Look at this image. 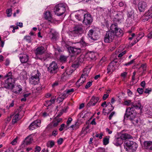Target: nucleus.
<instances>
[{"mask_svg": "<svg viewBox=\"0 0 152 152\" xmlns=\"http://www.w3.org/2000/svg\"><path fill=\"white\" fill-rule=\"evenodd\" d=\"M83 32V30L82 27L81 26H77L75 28L74 30L72 33L74 37L79 36Z\"/></svg>", "mask_w": 152, "mask_h": 152, "instance_id": "12", "label": "nucleus"}, {"mask_svg": "<svg viewBox=\"0 0 152 152\" xmlns=\"http://www.w3.org/2000/svg\"><path fill=\"white\" fill-rule=\"evenodd\" d=\"M41 121L40 120H37L32 122L29 126L30 130H33L38 128L40 125Z\"/></svg>", "mask_w": 152, "mask_h": 152, "instance_id": "13", "label": "nucleus"}, {"mask_svg": "<svg viewBox=\"0 0 152 152\" xmlns=\"http://www.w3.org/2000/svg\"><path fill=\"white\" fill-rule=\"evenodd\" d=\"M67 5L64 3H59L56 5L54 9L55 14L60 16L64 14L66 11Z\"/></svg>", "mask_w": 152, "mask_h": 152, "instance_id": "2", "label": "nucleus"}, {"mask_svg": "<svg viewBox=\"0 0 152 152\" xmlns=\"http://www.w3.org/2000/svg\"><path fill=\"white\" fill-rule=\"evenodd\" d=\"M109 96V94H104L103 96L102 99L103 100H105Z\"/></svg>", "mask_w": 152, "mask_h": 152, "instance_id": "61", "label": "nucleus"}, {"mask_svg": "<svg viewBox=\"0 0 152 152\" xmlns=\"http://www.w3.org/2000/svg\"><path fill=\"white\" fill-rule=\"evenodd\" d=\"M120 137L122 140H125L127 139L132 138V137L130 134L127 133H124L121 134Z\"/></svg>", "mask_w": 152, "mask_h": 152, "instance_id": "24", "label": "nucleus"}, {"mask_svg": "<svg viewBox=\"0 0 152 152\" xmlns=\"http://www.w3.org/2000/svg\"><path fill=\"white\" fill-rule=\"evenodd\" d=\"M67 49L69 52L70 53H72L75 55H77L79 54L80 52V49L75 48L73 47L69 46L66 44L64 45Z\"/></svg>", "mask_w": 152, "mask_h": 152, "instance_id": "10", "label": "nucleus"}, {"mask_svg": "<svg viewBox=\"0 0 152 152\" xmlns=\"http://www.w3.org/2000/svg\"><path fill=\"white\" fill-rule=\"evenodd\" d=\"M88 37L91 39L93 40H97L99 37L98 34L96 33L94 29H90L88 33Z\"/></svg>", "mask_w": 152, "mask_h": 152, "instance_id": "7", "label": "nucleus"}, {"mask_svg": "<svg viewBox=\"0 0 152 152\" xmlns=\"http://www.w3.org/2000/svg\"><path fill=\"white\" fill-rule=\"evenodd\" d=\"M145 85L146 83L145 81H142L140 83V86L143 88H145Z\"/></svg>", "mask_w": 152, "mask_h": 152, "instance_id": "57", "label": "nucleus"}, {"mask_svg": "<svg viewBox=\"0 0 152 152\" xmlns=\"http://www.w3.org/2000/svg\"><path fill=\"white\" fill-rule=\"evenodd\" d=\"M44 16L45 19L51 22L54 21L52 17L50 12L49 11H47L45 12Z\"/></svg>", "mask_w": 152, "mask_h": 152, "instance_id": "18", "label": "nucleus"}, {"mask_svg": "<svg viewBox=\"0 0 152 152\" xmlns=\"http://www.w3.org/2000/svg\"><path fill=\"white\" fill-rule=\"evenodd\" d=\"M92 82H88L85 86V88H88L90 87L92 85Z\"/></svg>", "mask_w": 152, "mask_h": 152, "instance_id": "53", "label": "nucleus"}, {"mask_svg": "<svg viewBox=\"0 0 152 152\" xmlns=\"http://www.w3.org/2000/svg\"><path fill=\"white\" fill-rule=\"evenodd\" d=\"M74 91L73 88H71L69 89H66L65 91V93H67L68 94H70L71 93H73Z\"/></svg>", "mask_w": 152, "mask_h": 152, "instance_id": "44", "label": "nucleus"}, {"mask_svg": "<svg viewBox=\"0 0 152 152\" xmlns=\"http://www.w3.org/2000/svg\"><path fill=\"white\" fill-rule=\"evenodd\" d=\"M49 57V55L48 54H46L44 55H42L40 57H38V58L41 59L42 61H45Z\"/></svg>", "mask_w": 152, "mask_h": 152, "instance_id": "29", "label": "nucleus"}, {"mask_svg": "<svg viewBox=\"0 0 152 152\" xmlns=\"http://www.w3.org/2000/svg\"><path fill=\"white\" fill-rule=\"evenodd\" d=\"M147 37L148 38L151 39L152 38V31L150 32L147 35Z\"/></svg>", "mask_w": 152, "mask_h": 152, "instance_id": "64", "label": "nucleus"}, {"mask_svg": "<svg viewBox=\"0 0 152 152\" xmlns=\"http://www.w3.org/2000/svg\"><path fill=\"white\" fill-rule=\"evenodd\" d=\"M141 68L143 69V71H145L146 68V64H143L141 65Z\"/></svg>", "mask_w": 152, "mask_h": 152, "instance_id": "63", "label": "nucleus"}, {"mask_svg": "<svg viewBox=\"0 0 152 152\" xmlns=\"http://www.w3.org/2000/svg\"><path fill=\"white\" fill-rule=\"evenodd\" d=\"M57 37V34L56 32L52 33L51 34V38L52 39L56 40Z\"/></svg>", "mask_w": 152, "mask_h": 152, "instance_id": "40", "label": "nucleus"}, {"mask_svg": "<svg viewBox=\"0 0 152 152\" xmlns=\"http://www.w3.org/2000/svg\"><path fill=\"white\" fill-rule=\"evenodd\" d=\"M88 74L87 72H84L83 73L80 77V79H79L77 82L76 83V85H78L79 81H82V82H85L86 80V77L88 76Z\"/></svg>", "mask_w": 152, "mask_h": 152, "instance_id": "20", "label": "nucleus"}, {"mask_svg": "<svg viewBox=\"0 0 152 152\" xmlns=\"http://www.w3.org/2000/svg\"><path fill=\"white\" fill-rule=\"evenodd\" d=\"M115 112H113L111 113V114L109 116V120H111V119L113 116L115 114Z\"/></svg>", "mask_w": 152, "mask_h": 152, "instance_id": "60", "label": "nucleus"}, {"mask_svg": "<svg viewBox=\"0 0 152 152\" xmlns=\"http://www.w3.org/2000/svg\"><path fill=\"white\" fill-rule=\"evenodd\" d=\"M152 91V89L151 88H146L144 91V93L146 94H149Z\"/></svg>", "mask_w": 152, "mask_h": 152, "instance_id": "52", "label": "nucleus"}, {"mask_svg": "<svg viewBox=\"0 0 152 152\" xmlns=\"http://www.w3.org/2000/svg\"><path fill=\"white\" fill-rule=\"evenodd\" d=\"M7 77V78H9L10 77L14 78V77H13V76L12 75V73L11 72H9L6 75H5L4 77V79H6V78Z\"/></svg>", "mask_w": 152, "mask_h": 152, "instance_id": "35", "label": "nucleus"}, {"mask_svg": "<svg viewBox=\"0 0 152 152\" xmlns=\"http://www.w3.org/2000/svg\"><path fill=\"white\" fill-rule=\"evenodd\" d=\"M141 105L140 102L139 100H138L135 102H134L132 104V107L133 109L134 108L136 109H141Z\"/></svg>", "mask_w": 152, "mask_h": 152, "instance_id": "19", "label": "nucleus"}, {"mask_svg": "<svg viewBox=\"0 0 152 152\" xmlns=\"http://www.w3.org/2000/svg\"><path fill=\"white\" fill-rule=\"evenodd\" d=\"M93 21V19L90 14H86L84 15L83 22L86 25H90Z\"/></svg>", "mask_w": 152, "mask_h": 152, "instance_id": "9", "label": "nucleus"}, {"mask_svg": "<svg viewBox=\"0 0 152 152\" xmlns=\"http://www.w3.org/2000/svg\"><path fill=\"white\" fill-rule=\"evenodd\" d=\"M13 91L16 94H19L20 92L22 91L21 86L20 85L18 86H14L13 88L12 89Z\"/></svg>", "mask_w": 152, "mask_h": 152, "instance_id": "22", "label": "nucleus"}, {"mask_svg": "<svg viewBox=\"0 0 152 152\" xmlns=\"http://www.w3.org/2000/svg\"><path fill=\"white\" fill-rule=\"evenodd\" d=\"M28 43H30L31 42V38L30 36H26L24 38Z\"/></svg>", "mask_w": 152, "mask_h": 152, "instance_id": "38", "label": "nucleus"}, {"mask_svg": "<svg viewBox=\"0 0 152 152\" xmlns=\"http://www.w3.org/2000/svg\"><path fill=\"white\" fill-rule=\"evenodd\" d=\"M145 20L148 21L149 18H152V12L149 14L148 12H146L145 15Z\"/></svg>", "mask_w": 152, "mask_h": 152, "instance_id": "31", "label": "nucleus"}, {"mask_svg": "<svg viewBox=\"0 0 152 152\" xmlns=\"http://www.w3.org/2000/svg\"><path fill=\"white\" fill-rule=\"evenodd\" d=\"M131 100H127L124 101V104L125 105L129 106L131 104Z\"/></svg>", "mask_w": 152, "mask_h": 152, "instance_id": "48", "label": "nucleus"}, {"mask_svg": "<svg viewBox=\"0 0 152 152\" xmlns=\"http://www.w3.org/2000/svg\"><path fill=\"white\" fill-rule=\"evenodd\" d=\"M53 104L52 102L50 100H48L46 101V103L45 104V105L46 106H49Z\"/></svg>", "mask_w": 152, "mask_h": 152, "instance_id": "50", "label": "nucleus"}, {"mask_svg": "<svg viewBox=\"0 0 152 152\" xmlns=\"http://www.w3.org/2000/svg\"><path fill=\"white\" fill-rule=\"evenodd\" d=\"M12 8H10L7 10L6 13L8 17H10L11 16L12 13Z\"/></svg>", "mask_w": 152, "mask_h": 152, "instance_id": "34", "label": "nucleus"}, {"mask_svg": "<svg viewBox=\"0 0 152 152\" xmlns=\"http://www.w3.org/2000/svg\"><path fill=\"white\" fill-rule=\"evenodd\" d=\"M121 137L115 139L114 140V142H115V144L117 145H120L121 143Z\"/></svg>", "mask_w": 152, "mask_h": 152, "instance_id": "36", "label": "nucleus"}, {"mask_svg": "<svg viewBox=\"0 0 152 152\" xmlns=\"http://www.w3.org/2000/svg\"><path fill=\"white\" fill-rule=\"evenodd\" d=\"M66 127V126H65V124H62L60 126V127L59 129V130L60 131H62Z\"/></svg>", "mask_w": 152, "mask_h": 152, "instance_id": "47", "label": "nucleus"}, {"mask_svg": "<svg viewBox=\"0 0 152 152\" xmlns=\"http://www.w3.org/2000/svg\"><path fill=\"white\" fill-rule=\"evenodd\" d=\"M67 59V57L64 55L61 56L60 59L62 62L66 61Z\"/></svg>", "mask_w": 152, "mask_h": 152, "instance_id": "39", "label": "nucleus"}, {"mask_svg": "<svg viewBox=\"0 0 152 152\" xmlns=\"http://www.w3.org/2000/svg\"><path fill=\"white\" fill-rule=\"evenodd\" d=\"M142 34V35L141 37H137L136 39H135L134 41V42L133 43L132 45H134L140 39H141L142 37L143 36V34Z\"/></svg>", "mask_w": 152, "mask_h": 152, "instance_id": "43", "label": "nucleus"}, {"mask_svg": "<svg viewBox=\"0 0 152 152\" xmlns=\"http://www.w3.org/2000/svg\"><path fill=\"white\" fill-rule=\"evenodd\" d=\"M137 91L140 94H142L143 92V88H138L137 89Z\"/></svg>", "mask_w": 152, "mask_h": 152, "instance_id": "49", "label": "nucleus"}, {"mask_svg": "<svg viewBox=\"0 0 152 152\" xmlns=\"http://www.w3.org/2000/svg\"><path fill=\"white\" fill-rule=\"evenodd\" d=\"M45 48L43 46H39L36 49L35 53L36 55L38 58L39 56H42L45 52Z\"/></svg>", "mask_w": 152, "mask_h": 152, "instance_id": "11", "label": "nucleus"}, {"mask_svg": "<svg viewBox=\"0 0 152 152\" xmlns=\"http://www.w3.org/2000/svg\"><path fill=\"white\" fill-rule=\"evenodd\" d=\"M136 112L133 108L128 107L126 109L125 117L126 116L127 118L129 117H132L136 116Z\"/></svg>", "mask_w": 152, "mask_h": 152, "instance_id": "8", "label": "nucleus"}, {"mask_svg": "<svg viewBox=\"0 0 152 152\" xmlns=\"http://www.w3.org/2000/svg\"><path fill=\"white\" fill-rule=\"evenodd\" d=\"M129 120L134 125H136L138 121V118L137 117H136V116H134V117H130Z\"/></svg>", "mask_w": 152, "mask_h": 152, "instance_id": "26", "label": "nucleus"}, {"mask_svg": "<svg viewBox=\"0 0 152 152\" xmlns=\"http://www.w3.org/2000/svg\"><path fill=\"white\" fill-rule=\"evenodd\" d=\"M83 56H80L78 58L79 61L80 62H83V61L84 60L83 59Z\"/></svg>", "mask_w": 152, "mask_h": 152, "instance_id": "59", "label": "nucleus"}, {"mask_svg": "<svg viewBox=\"0 0 152 152\" xmlns=\"http://www.w3.org/2000/svg\"><path fill=\"white\" fill-rule=\"evenodd\" d=\"M72 119L71 118H68L67 121H66V129H65L66 130L68 129V126L70 124L71 122L72 121Z\"/></svg>", "mask_w": 152, "mask_h": 152, "instance_id": "41", "label": "nucleus"}, {"mask_svg": "<svg viewBox=\"0 0 152 152\" xmlns=\"http://www.w3.org/2000/svg\"><path fill=\"white\" fill-rule=\"evenodd\" d=\"M134 60L135 59L132 60L130 62H128V63L125 64H124V65L126 66H128L132 64L134 62Z\"/></svg>", "mask_w": 152, "mask_h": 152, "instance_id": "51", "label": "nucleus"}, {"mask_svg": "<svg viewBox=\"0 0 152 152\" xmlns=\"http://www.w3.org/2000/svg\"><path fill=\"white\" fill-rule=\"evenodd\" d=\"M119 5L120 7H124V8L126 7V4L125 2L121 1L119 3Z\"/></svg>", "mask_w": 152, "mask_h": 152, "instance_id": "45", "label": "nucleus"}, {"mask_svg": "<svg viewBox=\"0 0 152 152\" xmlns=\"http://www.w3.org/2000/svg\"><path fill=\"white\" fill-rule=\"evenodd\" d=\"M126 53V50L122 52L121 53H120L118 56V57L119 58H120L122 57L123 55H124V54H125Z\"/></svg>", "mask_w": 152, "mask_h": 152, "instance_id": "56", "label": "nucleus"}, {"mask_svg": "<svg viewBox=\"0 0 152 152\" xmlns=\"http://www.w3.org/2000/svg\"><path fill=\"white\" fill-rule=\"evenodd\" d=\"M18 140V138L17 137L12 141L11 143V144H12V145H16L17 143Z\"/></svg>", "mask_w": 152, "mask_h": 152, "instance_id": "46", "label": "nucleus"}, {"mask_svg": "<svg viewBox=\"0 0 152 152\" xmlns=\"http://www.w3.org/2000/svg\"><path fill=\"white\" fill-rule=\"evenodd\" d=\"M83 16V15H80L78 13H76L75 15V18L78 20H81L82 17Z\"/></svg>", "mask_w": 152, "mask_h": 152, "instance_id": "37", "label": "nucleus"}, {"mask_svg": "<svg viewBox=\"0 0 152 152\" xmlns=\"http://www.w3.org/2000/svg\"><path fill=\"white\" fill-rule=\"evenodd\" d=\"M4 80V82L2 85L3 87L8 89H12L14 87L15 83V78H9L5 79Z\"/></svg>", "mask_w": 152, "mask_h": 152, "instance_id": "5", "label": "nucleus"}, {"mask_svg": "<svg viewBox=\"0 0 152 152\" xmlns=\"http://www.w3.org/2000/svg\"><path fill=\"white\" fill-rule=\"evenodd\" d=\"M20 112H21V113H24L23 111H20L19 113L18 112V113H17L13 118L12 121L13 123L15 124L16 123L18 120H19L18 116L19 115H20Z\"/></svg>", "mask_w": 152, "mask_h": 152, "instance_id": "23", "label": "nucleus"}, {"mask_svg": "<svg viewBox=\"0 0 152 152\" xmlns=\"http://www.w3.org/2000/svg\"><path fill=\"white\" fill-rule=\"evenodd\" d=\"M137 146V143L132 141L126 140L124 143L126 150L129 152H133L136 151Z\"/></svg>", "mask_w": 152, "mask_h": 152, "instance_id": "4", "label": "nucleus"}, {"mask_svg": "<svg viewBox=\"0 0 152 152\" xmlns=\"http://www.w3.org/2000/svg\"><path fill=\"white\" fill-rule=\"evenodd\" d=\"M63 140L61 138H60L57 141V143L58 145H61L63 142Z\"/></svg>", "mask_w": 152, "mask_h": 152, "instance_id": "55", "label": "nucleus"}, {"mask_svg": "<svg viewBox=\"0 0 152 152\" xmlns=\"http://www.w3.org/2000/svg\"><path fill=\"white\" fill-rule=\"evenodd\" d=\"M33 139L31 136L27 137L24 141L25 144L28 145L30 144L33 141Z\"/></svg>", "mask_w": 152, "mask_h": 152, "instance_id": "25", "label": "nucleus"}, {"mask_svg": "<svg viewBox=\"0 0 152 152\" xmlns=\"http://www.w3.org/2000/svg\"><path fill=\"white\" fill-rule=\"evenodd\" d=\"M41 150V148L39 146H36L35 148V152H39Z\"/></svg>", "mask_w": 152, "mask_h": 152, "instance_id": "54", "label": "nucleus"}, {"mask_svg": "<svg viewBox=\"0 0 152 152\" xmlns=\"http://www.w3.org/2000/svg\"><path fill=\"white\" fill-rule=\"evenodd\" d=\"M62 121V119L61 118L55 119L53 121L52 124L53 126L56 127L58 125V124Z\"/></svg>", "mask_w": 152, "mask_h": 152, "instance_id": "28", "label": "nucleus"}, {"mask_svg": "<svg viewBox=\"0 0 152 152\" xmlns=\"http://www.w3.org/2000/svg\"><path fill=\"white\" fill-rule=\"evenodd\" d=\"M79 128V126L77 123H76L75 124L71 125L68 128H70L72 130H76Z\"/></svg>", "mask_w": 152, "mask_h": 152, "instance_id": "30", "label": "nucleus"}, {"mask_svg": "<svg viewBox=\"0 0 152 152\" xmlns=\"http://www.w3.org/2000/svg\"><path fill=\"white\" fill-rule=\"evenodd\" d=\"M40 75V73L38 70L35 71L31 74V77L29 78L30 83L34 85L38 84L39 82V77Z\"/></svg>", "mask_w": 152, "mask_h": 152, "instance_id": "3", "label": "nucleus"}, {"mask_svg": "<svg viewBox=\"0 0 152 152\" xmlns=\"http://www.w3.org/2000/svg\"><path fill=\"white\" fill-rule=\"evenodd\" d=\"M144 145L145 149L149 151H152V141H145Z\"/></svg>", "mask_w": 152, "mask_h": 152, "instance_id": "17", "label": "nucleus"}, {"mask_svg": "<svg viewBox=\"0 0 152 152\" xmlns=\"http://www.w3.org/2000/svg\"><path fill=\"white\" fill-rule=\"evenodd\" d=\"M58 134V132L57 131L55 130L53 131L52 133V135L54 136H56Z\"/></svg>", "mask_w": 152, "mask_h": 152, "instance_id": "62", "label": "nucleus"}, {"mask_svg": "<svg viewBox=\"0 0 152 152\" xmlns=\"http://www.w3.org/2000/svg\"><path fill=\"white\" fill-rule=\"evenodd\" d=\"M99 100V97L94 96H92L89 102L87 104V107H89L90 106L95 105Z\"/></svg>", "mask_w": 152, "mask_h": 152, "instance_id": "14", "label": "nucleus"}, {"mask_svg": "<svg viewBox=\"0 0 152 152\" xmlns=\"http://www.w3.org/2000/svg\"><path fill=\"white\" fill-rule=\"evenodd\" d=\"M110 30L107 32L104 37V42L108 43L113 41L116 36L121 37L123 35V31L118 28L116 24H112L110 27Z\"/></svg>", "mask_w": 152, "mask_h": 152, "instance_id": "1", "label": "nucleus"}, {"mask_svg": "<svg viewBox=\"0 0 152 152\" xmlns=\"http://www.w3.org/2000/svg\"><path fill=\"white\" fill-rule=\"evenodd\" d=\"M117 63V62L112 61L110 63L107 68V73H112L115 70Z\"/></svg>", "mask_w": 152, "mask_h": 152, "instance_id": "15", "label": "nucleus"}, {"mask_svg": "<svg viewBox=\"0 0 152 152\" xmlns=\"http://www.w3.org/2000/svg\"><path fill=\"white\" fill-rule=\"evenodd\" d=\"M56 99V97L55 96H53L51 97V98L50 101L52 102L53 104L54 103Z\"/></svg>", "mask_w": 152, "mask_h": 152, "instance_id": "58", "label": "nucleus"}, {"mask_svg": "<svg viewBox=\"0 0 152 152\" xmlns=\"http://www.w3.org/2000/svg\"><path fill=\"white\" fill-rule=\"evenodd\" d=\"M64 99L62 96L61 95H60L57 98V101L58 103H60L62 102Z\"/></svg>", "mask_w": 152, "mask_h": 152, "instance_id": "42", "label": "nucleus"}, {"mask_svg": "<svg viewBox=\"0 0 152 152\" xmlns=\"http://www.w3.org/2000/svg\"><path fill=\"white\" fill-rule=\"evenodd\" d=\"M110 137L109 136H106L103 139V142L104 145H106L109 143V139Z\"/></svg>", "mask_w": 152, "mask_h": 152, "instance_id": "33", "label": "nucleus"}, {"mask_svg": "<svg viewBox=\"0 0 152 152\" xmlns=\"http://www.w3.org/2000/svg\"><path fill=\"white\" fill-rule=\"evenodd\" d=\"M138 7L140 11L143 12L146 9L147 4L145 2H140L138 4Z\"/></svg>", "mask_w": 152, "mask_h": 152, "instance_id": "16", "label": "nucleus"}, {"mask_svg": "<svg viewBox=\"0 0 152 152\" xmlns=\"http://www.w3.org/2000/svg\"><path fill=\"white\" fill-rule=\"evenodd\" d=\"M29 57V56L26 55H23L22 56H20L19 58L21 62L22 63H26L28 61Z\"/></svg>", "mask_w": 152, "mask_h": 152, "instance_id": "21", "label": "nucleus"}, {"mask_svg": "<svg viewBox=\"0 0 152 152\" xmlns=\"http://www.w3.org/2000/svg\"><path fill=\"white\" fill-rule=\"evenodd\" d=\"M90 126L88 125L86 127H83L82 130V132L84 133H89L90 132V130L89 129Z\"/></svg>", "mask_w": 152, "mask_h": 152, "instance_id": "27", "label": "nucleus"}, {"mask_svg": "<svg viewBox=\"0 0 152 152\" xmlns=\"http://www.w3.org/2000/svg\"><path fill=\"white\" fill-rule=\"evenodd\" d=\"M58 67L57 64L55 62H53L50 64L48 68V72L51 74H54L57 72Z\"/></svg>", "mask_w": 152, "mask_h": 152, "instance_id": "6", "label": "nucleus"}, {"mask_svg": "<svg viewBox=\"0 0 152 152\" xmlns=\"http://www.w3.org/2000/svg\"><path fill=\"white\" fill-rule=\"evenodd\" d=\"M55 145V143L54 141L51 140L48 142L47 143V146L48 147L52 148Z\"/></svg>", "mask_w": 152, "mask_h": 152, "instance_id": "32", "label": "nucleus"}]
</instances>
